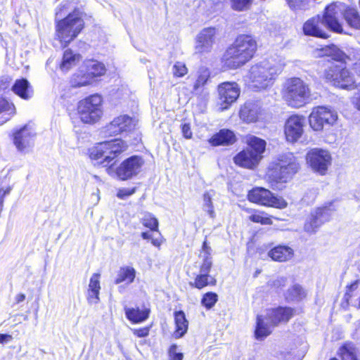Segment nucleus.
Wrapping results in <instances>:
<instances>
[{
    "label": "nucleus",
    "instance_id": "nucleus-1",
    "mask_svg": "<svg viewBox=\"0 0 360 360\" xmlns=\"http://www.w3.org/2000/svg\"><path fill=\"white\" fill-rule=\"evenodd\" d=\"M85 27L84 13L75 8L65 17L55 21V39L65 50L63 53L59 68L62 71H69L75 67L82 59L79 53L68 48Z\"/></svg>",
    "mask_w": 360,
    "mask_h": 360
},
{
    "label": "nucleus",
    "instance_id": "nucleus-2",
    "mask_svg": "<svg viewBox=\"0 0 360 360\" xmlns=\"http://www.w3.org/2000/svg\"><path fill=\"white\" fill-rule=\"evenodd\" d=\"M319 57L329 58L323 70L322 78L325 82L342 90L352 91L357 89L354 73L347 67L350 57L335 44L326 45L319 50Z\"/></svg>",
    "mask_w": 360,
    "mask_h": 360
},
{
    "label": "nucleus",
    "instance_id": "nucleus-3",
    "mask_svg": "<svg viewBox=\"0 0 360 360\" xmlns=\"http://www.w3.org/2000/svg\"><path fill=\"white\" fill-rule=\"evenodd\" d=\"M258 49L257 39L250 34H239L222 54L220 62L224 70H236L255 56Z\"/></svg>",
    "mask_w": 360,
    "mask_h": 360
},
{
    "label": "nucleus",
    "instance_id": "nucleus-4",
    "mask_svg": "<svg viewBox=\"0 0 360 360\" xmlns=\"http://www.w3.org/2000/svg\"><path fill=\"white\" fill-rule=\"evenodd\" d=\"M298 159L292 153L278 155L269 164L264 179L274 190H280L283 184L292 180L300 170Z\"/></svg>",
    "mask_w": 360,
    "mask_h": 360
},
{
    "label": "nucleus",
    "instance_id": "nucleus-5",
    "mask_svg": "<svg viewBox=\"0 0 360 360\" xmlns=\"http://www.w3.org/2000/svg\"><path fill=\"white\" fill-rule=\"evenodd\" d=\"M129 148L127 141L121 138L101 141L88 150L89 158L98 166L104 167L106 172H110L112 165H116L117 158L121 157Z\"/></svg>",
    "mask_w": 360,
    "mask_h": 360
},
{
    "label": "nucleus",
    "instance_id": "nucleus-6",
    "mask_svg": "<svg viewBox=\"0 0 360 360\" xmlns=\"http://www.w3.org/2000/svg\"><path fill=\"white\" fill-rule=\"evenodd\" d=\"M247 147L238 152L233 158L236 165L248 169H255L264 158L266 142L254 135L246 137Z\"/></svg>",
    "mask_w": 360,
    "mask_h": 360
},
{
    "label": "nucleus",
    "instance_id": "nucleus-7",
    "mask_svg": "<svg viewBox=\"0 0 360 360\" xmlns=\"http://www.w3.org/2000/svg\"><path fill=\"white\" fill-rule=\"evenodd\" d=\"M281 96L288 106L300 108L309 103L311 93L309 85L304 80L293 77L286 79L283 84Z\"/></svg>",
    "mask_w": 360,
    "mask_h": 360
},
{
    "label": "nucleus",
    "instance_id": "nucleus-8",
    "mask_svg": "<svg viewBox=\"0 0 360 360\" xmlns=\"http://www.w3.org/2000/svg\"><path fill=\"white\" fill-rule=\"evenodd\" d=\"M103 99L99 94L89 95L77 104L76 115L79 121L84 124L93 125L101 119Z\"/></svg>",
    "mask_w": 360,
    "mask_h": 360
},
{
    "label": "nucleus",
    "instance_id": "nucleus-9",
    "mask_svg": "<svg viewBox=\"0 0 360 360\" xmlns=\"http://www.w3.org/2000/svg\"><path fill=\"white\" fill-rule=\"evenodd\" d=\"M246 198L250 202L264 207L283 210L288 207L287 201L282 196L262 186L252 188L248 191Z\"/></svg>",
    "mask_w": 360,
    "mask_h": 360
},
{
    "label": "nucleus",
    "instance_id": "nucleus-10",
    "mask_svg": "<svg viewBox=\"0 0 360 360\" xmlns=\"http://www.w3.org/2000/svg\"><path fill=\"white\" fill-rule=\"evenodd\" d=\"M338 118V113L331 108L317 105L312 108L308 117V122L313 131L319 132L334 125Z\"/></svg>",
    "mask_w": 360,
    "mask_h": 360
},
{
    "label": "nucleus",
    "instance_id": "nucleus-11",
    "mask_svg": "<svg viewBox=\"0 0 360 360\" xmlns=\"http://www.w3.org/2000/svg\"><path fill=\"white\" fill-rule=\"evenodd\" d=\"M144 164L143 158L134 155L122 160L117 166L112 165V169L108 174H114L117 179L127 181L137 176Z\"/></svg>",
    "mask_w": 360,
    "mask_h": 360
},
{
    "label": "nucleus",
    "instance_id": "nucleus-12",
    "mask_svg": "<svg viewBox=\"0 0 360 360\" xmlns=\"http://www.w3.org/2000/svg\"><path fill=\"white\" fill-rule=\"evenodd\" d=\"M218 106L220 111L229 110L240 95V87L234 81L223 82L217 86Z\"/></svg>",
    "mask_w": 360,
    "mask_h": 360
},
{
    "label": "nucleus",
    "instance_id": "nucleus-13",
    "mask_svg": "<svg viewBox=\"0 0 360 360\" xmlns=\"http://www.w3.org/2000/svg\"><path fill=\"white\" fill-rule=\"evenodd\" d=\"M136 120L128 115H120L106 124L102 130L105 138L114 137L124 133H129L136 128Z\"/></svg>",
    "mask_w": 360,
    "mask_h": 360
},
{
    "label": "nucleus",
    "instance_id": "nucleus-14",
    "mask_svg": "<svg viewBox=\"0 0 360 360\" xmlns=\"http://www.w3.org/2000/svg\"><path fill=\"white\" fill-rule=\"evenodd\" d=\"M306 160L314 172L325 175L331 164L332 158L328 150L315 148L307 153Z\"/></svg>",
    "mask_w": 360,
    "mask_h": 360
},
{
    "label": "nucleus",
    "instance_id": "nucleus-15",
    "mask_svg": "<svg viewBox=\"0 0 360 360\" xmlns=\"http://www.w3.org/2000/svg\"><path fill=\"white\" fill-rule=\"evenodd\" d=\"M304 117L293 114L289 116L283 125L285 139L288 142L296 143L304 134Z\"/></svg>",
    "mask_w": 360,
    "mask_h": 360
},
{
    "label": "nucleus",
    "instance_id": "nucleus-16",
    "mask_svg": "<svg viewBox=\"0 0 360 360\" xmlns=\"http://www.w3.org/2000/svg\"><path fill=\"white\" fill-rule=\"evenodd\" d=\"M238 115L246 124L262 122L265 118V112L261 104L256 101H248L240 108Z\"/></svg>",
    "mask_w": 360,
    "mask_h": 360
},
{
    "label": "nucleus",
    "instance_id": "nucleus-17",
    "mask_svg": "<svg viewBox=\"0 0 360 360\" xmlns=\"http://www.w3.org/2000/svg\"><path fill=\"white\" fill-rule=\"evenodd\" d=\"M333 209L331 205L316 207L311 212L309 219L305 222L304 229L307 233H315L324 223L330 221Z\"/></svg>",
    "mask_w": 360,
    "mask_h": 360
},
{
    "label": "nucleus",
    "instance_id": "nucleus-18",
    "mask_svg": "<svg viewBox=\"0 0 360 360\" xmlns=\"http://www.w3.org/2000/svg\"><path fill=\"white\" fill-rule=\"evenodd\" d=\"M198 268L199 270L198 273L194 275L193 281L189 283L191 288L200 290L205 288L213 287L217 285V278L210 274L212 265L200 264Z\"/></svg>",
    "mask_w": 360,
    "mask_h": 360
},
{
    "label": "nucleus",
    "instance_id": "nucleus-19",
    "mask_svg": "<svg viewBox=\"0 0 360 360\" xmlns=\"http://www.w3.org/2000/svg\"><path fill=\"white\" fill-rule=\"evenodd\" d=\"M249 77L254 88L265 89L271 84V77L268 68L259 64L251 67Z\"/></svg>",
    "mask_w": 360,
    "mask_h": 360
},
{
    "label": "nucleus",
    "instance_id": "nucleus-20",
    "mask_svg": "<svg viewBox=\"0 0 360 360\" xmlns=\"http://www.w3.org/2000/svg\"><path fill=\"white\" fill-rule=\"evenodd\" d=\"M295 309L288 306H278L268 309V319L271 326L286 324L295 315Z\"/></svg>",
    "mask_w": 360,
    "mask_h": 360
},
{
    "label": "nucleus",
    "instance_id": "nucleus-21",
    "mask_svg": "<svg viewBox=\"0 0 360 360\" xmlns=\"http://www.w3.org/2000/svg\"><path fill=\"white\" fill-rule=\"evenodd\" d=\"M339 15L340 10L338 7L335 4H332L324 8L321 18H323L324 26L329 30L341 34L343 32V28L339 20Z\"/></svg>",
    "mask_w": 360,
    "mask_h": 360
},
{
    "label": "nucleus",
    "instance_id": "nucleus-22",
    "mask_svg": "<svg viewBox=\"0 0 360 360\" xmlns=\"http://www.w3.org/2000/svg\"><path fill=\"white\" fill-rule=\"evenodd\" d=\"M323 18L321 15H316L304 22L302 31L306 36L326 39L329 37V35L323 29Z\"/></svg>",
    "mask_w": 360,
    "mask_h": 360
},
{
    "label": "nucleus",
    "instance_id": "nucleus-23",
    "mask_svg": "<svg viewBox=\"0 0 360 360\" xmlns=\"http://www.w3.org/2000/svg\"><path fill=\"white\" fill-rule=\"evenodd\" d=\"M237 141L234 132L228 129H221L214 134L208 140V143L213 147L229 146Z\"/></svg>",
    "mask_w": 360,
    "mask_h": 360
},
{
    "label": "nucleus",
    "instance_id": "nucleus-24",
    "mask_svg": "<svg viewBox=\"0 0 360 360\" xmlns=\"http://www.w3.org/2000/svg\"><path fill=\"white\" fill-rule=\"evenodd\" d=\"M268 257L274 262H287L295 256L294 250L287 245H277L269 250Z\"/></svg>",
    "mask_w": 360,
    "mask_h": 360
},
{
    "label": "nucleus",
    "instance_id": "nucleus-25",
    "mask_svg": "<svg viewBox=\"0 0 360 360\" xmlns=\"http://www.w3.org/2000/svg\"><path fill=\"white\" fill-rule=\"evenodd\" d=\"M33 136L34 134L25 125L13 132V143L18 150L22 151L32 143Z\"/></svg>",
    "mask_w": 360,
    "mask_h": 360
},
{
    "label": "nucleus",
    "instance_id": "nucleus-26",
    "mask_svg": "<svg viewBox=\"0 0 360 360\" xmlns=\"http://www.w3.org/2000/svg\"><path fill=\"white\" fill-rule=\"evenodd\" d=\"M360 296V280L353 281L345 287V292L342 304L345 307L353 305L356 307Z\"/></svg>",
    "mask_w": 360,
    "mask_h": 360
},
{
    "label": "nucleus",
    "instance_id": "nucleus-27",
    "mask_svg": "<svg viewBox=\"0 0 360 360\" xmlns=\"http://www.w3.org/2000/svg\"><path fill=\"white\" fill-rule=\"evenodd\" d=\"M11 90L16 96L25 101L30 99L34 94L31 84L24 77L15 79Z\"/></svg>",
    "mask_w": 360,
    "mask_h": 360
},
{
    "label": "nucleus",
    "instance_id": "nucleus-28",
    "mask_svg": "<svg viewBox=\"0 0 360 360\" xmlns=\"http://www.w3.org/2000/svg\"><path fill=\"white\" fill-rule=\"evenodd\" d=\"M216 29L207 27L203 29L197 38V48L200 52L210 51L214 40Z\"/></svg>",
    "mask_w": 360,
    "mask_h": 360
},
{
    "label": "nucleus",
    "instance_id": "nucleus-29",
    "mask_svg": "<svg viewBox=\"0 0 360 360\" xmlns=\"http://www.w3.org/2000/svg\"><path fill=\"white\" fill-rule=\"evenodd\" d=\"M100 273H94L90 278L86 290V300L89 304H97L100 301Z\"/></svg>",
    "mask_w": 360,
    "mask_h": 360
},
{
    "label": "nucleus",
    "instance_id": "nucleus-30",
    "mask_svg": "<svg viewBox=\"0 0 360 360\" xmlns=\"http://www.w3.org/2000/svg\"><path fill=\"white\" fill-rule=\"evenodd\" d=\"M174 330L173 337L179 339L184 336L188 330V321L186 317L185 312L183 310L175 311L174 312Z\"/></svg>",
    "mask_w": 360,
    "mask_h": 360
},
{
    "label": "nucleus",
    "instance_id": "nucleus-31",
    "mask_svg": "<svg viewBox=\"0 0 360 360\" xmlns=\"http://www.w3.org/2000/svg\"><path fill=\"white\" fill-rule=\"evenodd\" d=\"M245 211L248 214V219L250 222L264 226L273 224V216L270 215L264 210L255 208H246Z\"/></svg>",
    "mask_w": 360,
    "mask_h": 360
},
{
    "label": "nucleus",
    "instance_id": "nucleus-32",
    "mask_svg": "<svg viewBox=\"0 0 360 360\" xmlns=\"http://www.w3.org/2000/svg\"><path fill=\"white\" fill-rule=\"evenodd\" d=\"M126 318L133 324L144 322L149 318L150 310L148 308L140 309L139 307L124 309Z\"/></svg>",
    "mask_w": 360,
    "mask_h": 360
},
{
    "label": "nucleus",
    "instance_id": "nucleus-33",
    "mask_svg": "<svg viewBox=\"0 0 360 360\" xmlns=\"http://www.w3.org/2000/svg\"><path fill=\"white\" fill-rule=\"evenodd\" d=\"M85 72H87V77H89L91 80L101 77L105 74L106 68L105 65L96 60H86L84 63Z\"/></svg>",
    "mask_w": 360,
    "mask_h": 360
},
{
    "label": "nucleus",
    "instance_id": "nucleus-34",
    "mask_svg": "<svg viewBox=\"0 0 360 360\" xmlns=\"http://www.w3.org/2000/svg\"><path fill=\"white\" fill-rule=\"evenodd\" d=\"M136 276V269L131 266H122L117 272L114 283H124L129 285L135 281Z\"/></svg>",
    "mask_w": 360,
    "mask_h": 360
},
{
    "label": "nucleus",
    "instance_id": "nucleus-35",
    "mask_svg": "<svg viewBox=\"0 0 360 360\" xmlns=\"http://www.w3.org/2000/svg\"><path fill=\"white\" fill-rule=\"evenodd\" d=\"M358 348L351 341L344 342L338 349V355L341 360H360Z\"/></svg>",
    "mask_w": 360,
    "mask_h": 360
},
{
    "label": "nucleus",
    "instance_id": "nucleus-36",
    "mask_svg": "<svg viewBox=\"0 0 360 360\" xmlns=\"http://www.w3.org/2000/svg\"><path fill=\"white\" fill-rule=\"evenodd\" d=\"M211 79V72L207 68L202 67L196 72L195 79L193 84V93L202 91Z\"/></svg>",
    "mask_w": 360,
    "mask_h": 360
},
{
    "label": "nucleus",
    "instance_id": "nucleus-37",
    "mask_svg": "<svg viewBox=\"0 0 360 360\" xmlns=\"http://www.w3.org/2000/svg\"><path fill=\"white\" fill-rule=\"evenodd\" d=\"M272 333L270 326L264 321L262 315L256 316V323L254 330V337L257 340H264Z\"/></svg>",
    "mask_w": 360,
    "mask_h": 360
},
{
    "label": "nucleus",
    "instance_id": "nucleus-38",
    "mask_svg": "<svg viewBox=\"0 0 360 360\" xmlns=\"http://www.w3.org/2000/svg\"><path fill=\"white\" fill-rule=\"evenodd\" d=\"M342 14L350 27L360 30V13L356 8L347 6Z\"/></svg>",
    "mask_w": 360,
    "mask_h": 360
},
{
    "label": "nucleus",
    "instance_id": "nucleus-39",
    "mask_svg": "<svg viewBox=\"0 0 360 360\" xmlns=\"http://www.w3.org/2000/svg\"><path fill=\"white\" fill-rule=\"evenodd\" d=\"M307 293L303 288L299 284H295L290 286L285 295V300L287 302L300 301L304 299Z\"/></svg>",
    "mask_w": 360,
    "mask_h": 360
},
{
    "label": "nucleus",
    "instance_id": "nucleus-40",
    "mask_svg": "<svg viewBox=\"0 0 360 360\" xmlns=\"http://www.w3.org/2000/svg\"><path fill=\"white\" fill-rule=\"evenodd\" d=\"M87 76V72L85 71H79L74 73L70 77V86L73 88H79L90 84L92 81Z\"/></svg>",
    "mask_w": 360,
    "mask_h": 360
},
{
    "label": "nucleus",
    "instance_id": "nucleus-41",
    "mask_svg": "<svg viewBox=\"0 0 360 360\" xmlns=\"http://www.w3.org/2000/svg\"><path fill=\"white\" fill-rule=\"evenodd\" d=\"M142 225L151 232L158 231L159 222L158 219L150 212H145L140 220Z\"/></svg>",
    "mask_w": 360,
    "mask_h": 360
},
{
    "label": "nucleus",
    "instance_id": "nucleus-42",
    "mask_svg": "<svg viewBox=\"0 0 360 360\" xmlns=\"http://www.w3.org/2000/svg\"><path fill=\"white\" fill-rule=\"evenodd\" d=\"M198 257L202 259V262L200 264H209L210 265H213L212 248L208 243L207 236H205L204 240L202 241Z\"/></svg>",
    "mask_w": 360,
    "mask_h": 360
},
{
    "label": "nucleus",
    "instance_id": "nucleus-43",
    "mask_svg": "<svg viewBox=\"0 0 360 360\" xmlns=\"http://www.w3.org/2000/svg\"><path fill=\"white\" fill-rule=\"evenodd\" d=\"M218 302V295L212 291L207 292L202 295L200 304L207 310L214 307Z\"/></svg>",
    "mask_w": 360,
    "mask_h": 360
},
{
    "label": "nucleus",
    "instance_id": "nucleus-44",
    "mask_svg": "<svg viewBox=\"0 0 360 360\" xmlns=\"http://www.w3.org/2000/svg\"><path fill=\"white\" fill-rule=\"evenodd\" d=\"M231 7L236 11H245L251 8L253 0H230Z\"/></svg>",
    "mask_w": 360,
    "mask_h": 360
},
{
    "label": "nucleus",
    "instance_id": "nucleus-45",
    "mask_svg": "<svg viewBox=\"0 0 360 360\" xmlns=\"http://www.w3.org/2000/svg\"><path fill=\"white\" fill-rule=\"evenodd\" d=\"M287 284V278L286 277H279L274 280L269 281L267 282V287L272 292L276 293H278L281 291L284 287H285Z\"/></svg>",
    "mask_w": 360,
    "mask_h": 360
},
{
    "label": "nucleus",
    "instance_id": "nucleus-46",
    "mask_svg": "<svg viewBox=\"0 0 360 360\" xmlns=\"http://www.w3.org/2000/svg\"><path fill=\"white\" fill-rule=\"evenodd\" d=\"M188 72V69L184 62L176 61L172 67V74L174 78L184 77Z\"/></svg>",
    "mask_w": 360,
    "mask_h": 360
},
{
    "label": "nucleus",
    "instance_id": "nucleus-47",
    "mask_svg": "<svg viewBox=\"0 0 360 360\" xmlns=\"http://www.w3.org/2000/svg\"><path fill=\"white\" fill-rule=\"evenodd\" d=\"M288 7L293 11L307 9L308 0H285Z\"/></svg>",
    "mask_w": 360,
    "mask_h": 360
},
{
    "label": "nucleus",
    "instance_id": "nucleus-48",
    "mask_svg": "<svg viewBox=\"0 0 360 360\" xmlns=\"http://www.w3.org/2000/svg\"><path fill=\"white\" fill-rule=\"evenodd\" d=\"M8 112L14 114L15 107L13 103L9 102L6 98L0 96V114Z\"/></svg>",
    "mask_w": 360,
    "mask_h": 360
},
{
    "label": "nucleus",
    "instance_id": "nucleus-49",
    "mask_svg": "<svg viewBox=\"0 0 360 360\" xmlns=\"http://www.w3.org/2000/svg\"><path fill=\"white\" fill-rule=\"evenodd\" d=\"M136 191V187H133L131 188H122L117 190L116 196L120 200H126L128 197L134 194Z\"/></svg>",
    "mask_w": 360,
    "mask_h": 360
},
{
    "label": "nucleus",
    "instance_id": "nucleus-50",
    "mask_svg": "<svg viewBox=\"0 0 360 360\" xmlns=\"http://www.w3.org/2000/svg\"><path fill=\"white\" fill-rule=\"evenodd\" d=\"M152 328V325L146 326L143 327L133 328L131 329V332L134 336L136 338H146L148 336L150 329Z\"/></svg>",
    "mask_w": 360,
    "mask_h": 360
},
{
    "label": "nucleus",
    "instance_id": "nucleus-51",
    "mask_svg": "<svg viewBox=\"0 0 360 360\" xmlns=\"http://www.w3.org/2000/svg\"><path fill=\"white\" fill-rule=\"evenodd\" d=\"M177 345L172 344L168 349L169 360H183L184 354L181 352H176Z\"/></svg>",
    "mask_w": 360,
    "mask_h": 360
},
{
    "label": "nucleus",
    "instance_id": "nucleus-52",
    "mask_svg": "<svg viewBox=\"0 0 360 360\" xmlns=\"http://www.w3.org/2000/svg\"><path fill=\"white\" fill-rule=\"evenodd\" d=\"M70 4V2L68 0H64L60 3L55 10V15L63 16L69 10Z\"/></svg>",
    "mask_w": 360,
    "mask_h": 360
},
{
    "label": "nucleus",
    "instance_id": "nucleus-53",
    "mask_svg": "<svg viewBox=\"0 0 360 360\" xmlns=\"http://www.w3.org/2000/svg\"><path fill=\"white\" fill-rule=\"evenodd\" d=\"M181 131L184 139H191L193 138V131L190 123H182L181 124Z\"/></svg>",
    "mask_w": 360,
    "mask_h": 360
},
{
    "label": "nucleus",
    "instance_id": "nucleus-54",
    "mask_svg": "<svg viewBox=\"0 0 360 360\" xmlns=\"http://www.w3.org/2000/svg\"><path fill=\"white\" fill-rule=\"evenodd\" d=\"M358 86H359V88L357 89V91L352 96L351 102L354 108L357 110L360 111V85L358 84Z\"/></svg>",
    "mask_w": 360,
    "mask_h": 360
},
{
    "label": "nucleus",
    "instance_id": "nucleus-55",
    "mask_svg": "<svg viewBox=\"0 0 360 360\" xmlns=\"http://www.w3.org/2000/svg\"><path fill=\"white\" fill-rule=\"evenodd\" d=\"M11 79L9 77H0V91H4L9 88L11 84Z\"/></svg>",
    "mask_w": 360,
    "mask_h": 360
},
{
    "label": "nucleus",
    "instance_id": "nucleus-56",
    "mask_svg": "<svg viewBox=\"0 0 360 360\" xmlns=\"http://www.w3.org/2000/svg\"><path fill=\"white\" fill-rule=\"evenodd\" d=\"M141 236L143 239H145V240H151V243L153 245L155 246H160V242L157 240V239H152L151 238V236L148 233V232L147 231H143L141 233Z\"/></svg>",
    "mask_w": 360,
    "mask_h": 360
},
{
    "label": "nucleus",
    "instance_id": "nucleus-57",
    "mask_svg": "<svg viewBox=\"0 0 360 360\" xmlns=\"http://www.w3.org/2000/svg\"><path fill=\"white\" fill-rule=\"evenodd\" d=\"M352 70L354 75H356L360 78V60L355 62L352 65Z\"/></svg>",
    "mask_w": 360,
    "mask_h": 360
},
{
    "label": "nucleus",
    "instance_id": "nucleus-58",
    "mask_svg": "<svg viewBox=\"0 0 360 360\" xmlns=\"http://www.w3.org/2000/svg\"><path fill=\"white\" fill-rule=\"evenodd\" d=\"M13 339L12 335L8 334H1L0 333V343H5L11 341Z\"/></svg>",
    "mask_w": 360,
    "mask_h": 360
},
{
    "label": "nucleus",
    "instance_id": "nucleus-59",
    "mask_svg": "<svg viewBox=\"0 0 360 360\" xmlns=\"http://www.w3.org/2000/svg\"><path fill=\"white\" fill-rule=\"evenodd\" d=\"M25 297H26L25 295L23 293H19V294L16 295V296L15 297V304H19V303L25 301Z\"/></svg>",
    "mask_w": 360,
    "mask_h": 360
},
{
    "label": "nucleus",
    "instance_id": "nucleus-60",
    "mask_svg": "<svg viewBox=\"0 0 360 360\" xmlns=\"http://www.w3.org/2000/svg\"><path fill=\"white\" fill-rule=\"evenodd\" d=\"M204 199L205 201V205L207 207L213 206L211 198L207 193L204 195Z\"/></svg>",
    "mask_w": 360,
    "mask_h": 360
},
{
    "label": "nucleus",
    "instance_id": "nucleus-61",
    "mask_svg": "<svg viewBox=\"0 0 360 360\" xmlns=\"http://www.w3.org/2000/svg\"><path fill=\"white\" fill-rule=\"evenodd\" d=\"M207 212L209 214V215L212 217V218H214L215 214H214V207L212 206V207H208V210H207Z\"/></svg>",
    "mask_w": 360,
    "mask_h": 360
},
{
    "label": "nucleus",
    "instance_id": "nucleus-62",
    "mask_svg": "<svg viewBox=\"0 0 360 360\" xmlns=\"http://www.w3.org/2000/svg\"><path fill=\"white\" fill-rule=\"evenodd\" d=\"M329 360H338V359L335 357H332Z\"/></svg>",
    "mask_w": 360,
    "mask_h": 360
}]
</instances>
